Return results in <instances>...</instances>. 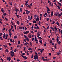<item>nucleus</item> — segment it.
Here are the masks:
<instances>
[{
	"mask_svg": "<svg viewBox=\"0 0 62 62\" xmlns=\"http://www.w3.org/2000/svg\"><path fill=\"white\" fill-rule=\"evenodd\" d=\"M17 23L18 24V25H19V23H20V21H17Z\"/></svg>",
	"mask_w": 62,
	"mask_h": 62,
	"instance_id": "nucleus-18",
	"label": "nucleus"
},
{
	"mask_svg": "<svg viewBox=\"0 0 62 62\" xmlns=\"http://www.w3.org/2000/svg\"><path fill=\"white\" fill-rule=\"evenodd\" d=\"M58 4H59V5H60V6H62V5H61V3H60V2H59L58 3Z\"/></svg>",
	"mask_w": 62,
	"mask_h": 62,
	"instance_id": "nucleus-33",
	"label": "nucleus"
},
{
	"mask_svg": "<svg viewBox=\"0 0 62 62\" xmlns=\"http://www.w3.org/2000/svg\"><path fill=\"white\" fill-rule=\"evenodd\" d=\"M9 4V5H12V2L10 3Z\"/></svg>",
	"mask_w": 62,
	"mask_h": 62,
	"instance_id": "nucleus-54",
	"label": "nucleus"
},
{
	"mask_svg": "<svg viewBox=\"0 0 62 62\" xmlns=\"http://www.w3.org/2000/svg\"><path fill=\"white\" fill-rule=\"evenodd\" d=\"M14 27L15 29H16V25H15Z\"/></svg>",
	"mask_w": 62,
	"mask_h": 62,
	"instance_id": "nucleus-55",
	"label": "nucleus"
},
{
	"mask_svg": "<svg viewBox=\"0 0 62 62\" xmlns=\"http://www.w3.org/2000/svg\"><path fill=\"white\" fill-rule=\"evenodd\" d=\"M11 29H12H12H13V26L11 25Z\"/></svg>",
	"mask_w": 62,
	"mask_h": 62,
	"instance_id": "nucleus-43",
	"label": "nucleus"
},
{
	"mask_svg": "<svg viewBox=\"0 0 62 62\" xmlns=\"http://www.w3.org/2000/svg\"><path fill=\"white\" fill-rule=\"evenodd\" d=\"M24 37L25 39H26V40H27V41H29L30 40L29 39V38L28 37H27V36H26L25 35H24Z\"/></svg>",
	"mask_w": 62,
	"mask_h": 62,
	"instance_id": "nucleus-3",
	"label": "nucleus"
},
{
	"mask_svg": "<svg viewBox=\"0 0 62 62\" xmlns=\"http://www.w3.org/2000/svg\"><path fill=\"white\" fill-rule=\"evenodd\" d=\"M36 21L37 22H39V16L38 15L37 16V18L36 19Z\"/></svg>",
	"mask_w": 62,
	"mask_h": 62,
	"instance_id": "nucleus-4",
	"label": "nucleus"
},
{
	"mask_svg": "<svg viewBox=\"0 0 62 62\" xmlns=\"http://www.w3.org/2000/svg\"><path fill=\"white\" fill-rule=\"evenodd\" d=\"M29 51H32V49L31 48H30L28 49Z\"/></svg>",
	"mask_w": 62,
	"mask_h": 62,
	"instance_id": "nucleus-17",
	"label": "nucleus"
},
{
	"mask_svg": "<svg viewBox=\"0 0 62 62\" xmlns=\"http://www.w3.org/2000/svg\"><path fill=\"white\" fill-rule=\"evenodd\" d=\"M43 60L44 61H47V60H48L46 59H43Z\"/></svg>",
	"mask_w": 62,
	"mask_h": 62,
	"instance_id": "nucleus-22",
	"label": "nucleus"
},
{
	"mask_svg": "<svg viewBox=\"0 0 62 62\" xmlns=\"http://www.w3.org/2000/svg\"><path fill=\"white\" fill-rule=\"evenodd\" d=\"M6 34H5V33H4L3 35V38L5 39V38H6Z\"/></svg>",
	"mask_w": 62,
	"mask_h": 62,
	"instance_id": "nucleus-11",
	"label": "nucleus"
},
{
	"mask_svg": "<svg viewBox=\"0 0 62 62\" xmlns=\"http://www.w3.org/2000/svg\"><path fill=\"white\" fill-rule=\"evenodd\" d=\"M45 14L46 16H48V14H47V13H45Z\"/></svg>",
	"mask_w": 62,
	"mask_h": 62,
	"instance_id": "nucleus-49",
	"label": "nucleus"
},
{
	"mask_svg": "<svg viewBox=\"0 0 62 62\" xmlns=\"http://www.w3.org/2000/svg\"><path fill=\"white\" fill-rule=\"evenodd\" d=\"M7 60H8V61H10L11 60V59L10 58L8 57H7Z\"/></svg>",
	"mask_w": 62,
	"mask_h": 62,
	"instance_id": "nucleus-13",
	"label": "nucleus"
},
{
	"mask_svg": "<svg viewBox=\"0 0 62 62\" xmlns=\"http://www.w3.org/2000/svg\"><path fill=\"white\" fill-rule=\"evenodd\" d=\"M9 34L10 37L12 35V33H11V32H9Z\"/></svg>",
	"mask_w": 62,
	"mask_h": 62,
	"instance_id": "nucleus-20",
	"label": "nucleus"
},
{
	"mask_svg": "<svg viewBox=\"0 0 62 62\" xmlns=\"http://www.w3.org/2000/svg\"><path fill=\"white\" fill-rule=\"evenodd\" d=\"M29 31H23V33L24 34H26L27 35V34H28L29 33Z\"/></svg>",
	"mask_w": 62,
	"mask_h": 62,
	"instance_id": "nucleus-2",
	"label": "nucleus"
},
{
	"mask_svg": "<svg viewBox=\"0 0 62 62\" xmlns=\"http://www.w3.org/2000/svg\"><path fill=\"white\" fill-rule=\"evenodd\" d=\"M31 33H32V34H34V32L33 31H31Z\"/></svg>",
	"mask_w": 62,
	"mask_h": 62,
	"instance_id": "nucleus-50",
	"label": "nucleus"
},
{
	"mask_svg": "<svg viewBox=\"0 0 62 62\" xmlns=\"http://www.w3.org/2000/svg\"><path fill=\"white\" fill-rule=\"evenodd\" d=\"M38 16L37 15H35L34 16V19H36L37 18V17Z\"/></svg>",
	"mask_w": 62,
	"mask_h": 62,
	"instance_id": "nucleus-8",
	"label": "nucleus"
},
{
	"mask_svg": "<svg viewBox=\"0 0 62 62\" xmlns=\"http://www.w3.org/2000/svg\"><path fill=\"white\" fill-rule=\"evenodd\" d=\"M21 56H22V57H23V58H24V57H25L24 56H23V55H22L21 54Z\"/></svg>",
	"mask_w": 62,
	"mask_h": 62,
	"instance_id": "nucleus-46",
	"label": "nucleus"
},
{
	"mask_svg": "<svg viewBox=\"0 0 62 62\" xmlns=\"http://www.w3.org/2000/svg\"><path fill=\"white\" fill-rule=\"evenodd\" d=\"M16 16L18 18H20V16H19V15H17Z\"/></svg>",
	"mask_w": 62,
	"mask_h": 62,
	"instance_id": "nucleus-28",
	"label": "nucleus"
},
{
	"mask_svg": "<svg viewBox=\"0 0 62 62\" xmlns=\"http://www.w3.org/2000/svg\"><path fill=\"white\" fill-rule=\"evenodd\" d=\"M50 28H51V29H52L53 30V31H54V28L52 27H50Z\"/></svg>",
	"mask_w": 62,
	"mask_h": 62,
	"instance_id": "nucleus-25",
	"label": "nucleus"
},
{
	"mask_svg": "<svg viewBox=\"0 0 62 62\" xmlns=\"http://www.w3.org/2000/svg\"><path fill=\"white\" fill-rule=\"evenodd\" d=\"M37 35H38L37 36V37H39L40 36V33L38 32L37 33Z\"/></svg>",
	"mask_w": 62,
	"mask_h": 62,
	"instance_id": "nucleus-10",
	"label": "nucleus"
},
{
	"mask_svg": "<svg viewBox=\"0 0 62 62\" xmlns=\"http://www.w3.org/2000/svg\"><path fill=\"white\" fill-rule=\"evenodd\" d=\"M11 23L12 25H14V23H13V22H11Z\"/></svg>",
	"mask_w": 62,
	"mask_h": 62,
	"instance_id": "nucleus-47",
	"label": "nucleus"
},
{
	"mask_svg": "<svg viewBox=\"0 0 62 62\" xmlns=\"http://www.w3.org/2000/svg\"><path fill=\"white\" fill-rule=\"evenodd\" d=\"M46 8L47 9V12H49V11H50V9H49V8L48 7L46 6Z\"/></svg>",
	"mask_w": 62,
	"mask_h": 62,
	"instance_id": "nucleus-6",
	"label": "nucleus"
},
{
	"mask_svg": "<svg viewBox=\"0 0 62 62\" xmlns=\"http://www.w3.org/2000/svg\"><path fill=\"white\" fill-rule=\"evenodd\" d=\"M50 33L51 35H52V30H50Z\"/></svg>",
	"mask_w": 62,
	"mask_h": 62,
	"instance_id": "nucleus-36",
	"label": "nucleus"
},
{
	"mask_svg": "<svg viewBox=\"0 0 62 62\" xmlns=\"http://www.w3.org/2000/svg\"><path fill=\"white\" fill-rule=\"evenodd\" d=\"M58 55H59L60 54V52H58L57 53Z\"/></svg>",
	"mask_w": 62,
	"mask_h": 62,
	"instance_id": "nucleus-52",
	"label": "nucleus"
},
{
	"mask_svg": "<svg viewBox=\"0 0 62 62\" xmlns=\"http://www.w3.org/2000/svg\"><path fill=\"white\" fill-rule=\"evenodd\" d=\"M1 10L2 12H3V13H4V9L3 8H2L1 9Z\"/></svg>",
	"mask_w": 62,
	"mask_h": 62,
	"instance_id": "nucleus-26",
	"label": "nucleus"
},
{
	"mask_svg": "<svg viewBox=\"0 0 62 62\" xmlns=\"http://www.w3.org/2000/svg\"><path fill=\"white\" fill-rule=\"evenodd\" d=\"M25 11L26 12V14H27V15H28V13H27L28 10H25Z\"/></svg>",
	"mask_w": 62,
	"mask_h": 62,
	"instance_id": "nucleus-31",
	"label": "nucleus"
},
{
	"mask_svg": "<svg viewBox=\"0 0 62 62\" xmlns=\"http://www.w3.org/2000/svg\"><path fill=\"white\" fill-rule=\"evenodd\" d=\"M57 7H58V8L59 9H60V7L59 6H58Z\"/></svg>",
	"mask_w": 62,
	"mask_h": 62,
	"instance_id": "nucleus-39",
	"label": "nucleus"
},
{
	"mask_svg": "<svg viewBox=\"0 0 62 62\" xmlns=\"http://www.w3.org/2000/svg\"><path fill=\"white\" fill-rule=\"evenodd\" d=\"M38 57V55H35L34 57V58L35 60H36V58Z\"/></svg>",
	"mask_w": 62,
	"mask_h": 62,
	"instance_id": "nucleus-7",
	"label": "nucleus"
},
{
	"mask_svg": "<svg viewBox=\"0 0 62 62\" xmlns=\"http://www.w3.org/2000/svg\"><path fill=\"white\" fill-rule=\"evenodd\" d=\"M20 12H22V11L23 10H22V8H20Z\"/></svg>",
	"mask_w": 62,
	"mask_h": 62,
	"instance_id": "nucleus-37",
	"label": "nucleus"
},
{
	"mask_svg": "<svg viewBox=\"0 0 62 62\" xmlns=\"http://www.w3.org/2000/svg\"><path fill=\"white\" fill-rule=\"evenodd\" d=\"M28 19L29 20H31L32 19V16H31V17L30 16H29L28 17Z\"/></svg>",
	"mask_w": 62,
	"mask_h": 62,
	"instance_id": "nucleus-5",
	"label": "nucleus"
},
{
	"mask_svg": "<svg viewBox=\"0 0 62 62\" xmlns=\"http://www.w3.org/2000/svg\"><path fill=\"white\" fill-rule=\"evenodd\" d=\"M27 7H28V8H31V6H30V5H28Z\"/></svg>",
	"mask_w": 62,
	"mask_h": 62,
	"instance_id": "nucleus-48",
	"label": "nucleus"
},
{
	"mask_svg": "<svg viewBox=\"0 0 62 62\" xmlns=\"http://www.w3.org/2000/svg\"><path fill=\"white\" fill-rule=\"evenodd\" d=\"M46 43H47L46 42L44 44V46L45 47H46Z\"/></svg>",
	"mask_w": 62,
	"mask_h": 62,
	"instance_id": "nucleus-29",
	"label": "nucleus"
},
{
	"mask_svg": "<svg viewBox=\"0 0 62 62\" xmlns=\"http://www.w3.org/2000/svg\"><path fill=\"white\" fill-rule=\"evenodd\" d=\"M18 44L19 45V44H20V41H18Z\"/></svg>",
	"mask_w": 62,
	"mask_h": 62,
	"instance_id": "nucleus-27",
	"label": "nucleus"
},
{
	"mask_svg": "<svg viewBox=\"0 0 62 62\" xmlns=\"http://www.w3.org/2000/svg\"><path fill=\"white\" fill-rule=\"evenodd\" d=\"M7 15V14H6V13H5L4 14L3 16H5V15Z\"/></svg>",
	"mask_w": 62,
	"mask_h": 62,
	"instance_id": "nucleus-61",
	"label": "nucleus"
},
{
	"mask_svg": "<svg viewBox=\"0 0 62 62\" xmlns=\"http://www.w3.org/2000/svg\"><path fill=\"white\" fill-rule=\"evenodd\" d=\"M24 59L26 60V59H27V57H26L25 56L24 57Z\"/></svg>",
	"mask_w": 62,
	"mask_h": 62,
	"instance_id": "nucleus-62",
	"label": "nucleus"
},
{
	"mask_svg": "<svg viewBox=\"0 0 62 62\" xmlns=\"http://www.w3.org/2000/svg\"><path fill=\"white\" fill-rule=\"evenodd\" d=\"M56 45H57L56 44H55V45L54 46V47L56 49V47H57Z\"/></svg>",
	"mask_w": 62,
	"mask_h": 62,
	"instance_id": "nucleus-14",
	"label": "nucleus"
},
{
	"mask_svg": "<svg viewBox=\"0 0 62 62\" xmlns=\"http://www.w3.org/2000/svg\"><path fill=\"white\" fill-rule=\"evenodd\" d=\"M55 23V22L54 21H53V22L52 23V24H54Z\"/></svg>",
	"mask_w": 62,
	"mask_h": 62,
	"instance_id": "nucleus-32",
	"label": "nucleus"
},
{
	"mask_svg": "<svg viewBox=\"0 0 62 62\" xmlns=\"http://www.w3.org/2000/svg\"><path fill=\"white\" fill-rule=\"evenodd\" d=\"M6 52H7V53H8V49H6Z\"/></svg>",
	"mask_w": 62,
	"mask_h": 62,
	"instance_id": "nucleus-45",
	"label": "nucleus"
},
{
	"mask_svg": "<svg viewBox=\"0 0 62 62\" xmlns=\"http://www.w3.org/2000/svg\"><path fill=\"white\" fill-rule=\"evenodd\" d=\"M6 36V37L5 39H7L8 38V34H7Z\"/></svg>",
	"mask_w": 62,
	"mask_h": 62,
	"instance_id": "nucleus-16",
	"label": "nucleus"
},
{
	"mask_svg": "<svg viewBox=\"0 0 62 62\" xmlns=\"http://www.w3.org/2000/svg\"><path fill=\"white\" fill-rule=\"evenodd\" d=\"M31 12L30 11H28V12H27V13L28 14H29L30 13V12Z\"/></svg>",
	"mask_w": 62,
	"mask_h": 62,
	"instance_id": "nucleus-38",
	"label": "nucleus"
},
{
	"mask_svg": "<svg viewBox=\"0 0 62 62\" xmlns=\"http://www.w3.org/2000/svg\"><path fill=\"white\" fill-rule=\"evenodd\" d=\"M5 19L7 21H8V18H5Z\"/></svg>",
	"mask_w": 62,
	"mask_h": 62,
	"instance_id": "nucleus-56",
	"label": "nucleus"
},
{
	"mask_svg": "<svg viewBox=\"0 0 62 62\" xmlns=\"http://www.w3.org/2000/svg\"><path fill=\"white\" fill-rule=\"evenodd\" d=\"M56 23L57 25H58V26H59V24L58 23V22H57Z\"/></svg>",
	"mask_w": 62,
	"mask_h": 62,
	"instance_id": "nucleus-35",
	"label": "nucleus"
},
{
	"mask_svg": "<svg viewBox=\"0 0 62 62\" xmlns=\"http://www.w3.org/2000/svg\"><path fill=\"white\" fill-rule=\"evenodd\" d=\"M28 37L30 38H31V37H32V35H29Z\"/></svg>",
	"mask_w": 62,
	"mask_h": 62,
	"instance_id": "nucleus-19",
	"label": "nucleus"
},
{
	"mask_svg": "<svg viewBox=\"0 0 62 62\" xmlns=\"http://www.w3.org/2000/svg\"><path fill=\"white\" fill-rule=\"evenodd\" d=\"M9 32V33H11V32L10 31H11V29H10L8 30Z\"/></svg>",
	"mask_w": 62,
	"mask_h": 62,
	"instance_id": "nucleus-41",
	"label": "nucleus"
},
{
	"mask_svg": "<svg viewBox=\"0 0 62 62\" xmlns=\"http://www.w3.org/2000/svg\"><path fill=\"white\" fill-rule=\"evenodd\" d=\"M22 55H25V53H23L22 54Z\"/></svg>",
	"mask_w": 62,
	"mask_h": 62,
	"instance_id": "nucleus-40",
	"label": "nucleus"
},
{
	"mask_svg": "<svg viewBox=\"0 0 62 62\" xmlns=\"http://www.w3.org/2000/svg\"><path fill=\"white\" fill-rule=\"evenodd\" d=\"M61 34L62 35V30H61Z\"/></svg>",
	"mask_w": 62,
	"mask_h": 62,
	"instance_id": "nucleus-64",
	"label": "nucleus"
},
{
	"mask_svg": "<svg viewBox=\"0 0 62 62\" xmlns=\"http://www.w3.org/2000/svg\"><path fill=\"white\" fill-rule=\"evenodd\" d=\"M30 45H31V46H32V42H30Z\"/></svg>",
	"mask_w": 62,
	"mask_h": 62,
	"instance_id": "nucleus-57",
	"label": "nucleus"
},
{
	"mask_svg": "<svg viewBox=\"0 0 62 62\" xmlns=\"http://www.w3.org/2000/svg\"><path fill=\"white\" fill-rule=\"evenodd\" d=\"M39 41L40 42V43L41 44H42V40H39Z\"/></svg>",
	"mask_w": 62,
	"mask_h": 62,
	"instance_id": "nucleus-23",
	"label": "nucleus"
},
{
	"mask_svg": "<svg viewBox=\"0 0 62 62\" xmlns=\"http://www.w3.org/2000/svg\"><path fill=\"white\" fill-rule=\"evenodd\" d=\"M17 38V37L15 36L14 37V39H16Z\"/></svg>",
	"mask_w": 62,
	"mask_h": 62,
	"instance_id": "nucleus-24",
	"label": "nucleus"
},
{
	"mask_svg": "<svg viewBox=\"0 0 62 62\" xmlns=\"http://www.w3.org/2000/svg\"><path fill=\"white\" fill-rule=\"evenodd\" d=\"M54 4L55 5V6H57V7L58 6L57 5V4H56L55 3H54Z\"/></svg>",
	"mask_w": 62,
	"mask_h": 62,
	"instance_id": "nucleus-59",
	"label": "nucleus"
},
{
	"mask_svg": "<svg viewBox=\"0 0 62 62\" xmlns=\"http://www.w3.org/2000/svg\"><path fill=\"white\" fill-rule=\"evenodd\" d=\"M24 41L25 42H26V39H24Z\"/></svg>",
	"mask_w": 62,
	"mask_h": 62,
	"instance_id": "nucleus-58",
	"label": "nucleus"
},
{
	"mask_svg": "<svg viewBox=\"0 0 62 62\" xmlns=\"http://www.w3.org/2000/svg\"><path fill=\"white\" fill-rule=\"evenodd\" d=\"M37 22L36 21V20H34V21H33L32 22V23H36Z\"/></svg>",
	"mask_w": 62,
	"mask_h": 62,
	"instance_id": "nucleus-21",
	"label": "nucleus"
},
{
	"mask_svg": "<svg viewBox=\"0 0 62 62\" xmlns=\"http://www.w3.org/2000/svg\"><path fill=\"white\" fill-rule=\"evenodd\" d=\"M54 15H55V16H58V15L57 14V13H55L54 14Z\"/></svg>",
	"mask_w": 62,
	"mask_h": 62,
	"instance_id": "nucleus-30",
	"label": "nucleus"
},
{
	"mask_svg": "<svg viewBox=\"0 0 62 62\" xmlns=\"http://www.w3.org/2000/svg\"><path fill=\"white\" fill-rule=\"evenodd\" d=\"M22 29H23V30H24V27H22Z\"/></svg>",
	"mask_w": 62,
	"mask_h": 62,
	"instance_id": "nucleus-63",
	"label": "nucleus"
},
{
	"mask_svg": "<svg viewBox=\"0 0 62 62\" xmlns=\"http://www.w3.org/2000/svg\"><path fill=\"white\" fill-rule=\"evenodd\" d=\"M10 53L11 54V56L12 57H13V56H14V52H13V51H11L10 52Z\"/></svg>",
	"mask_w": 62,
	"mask_h": 62,
	"instance_id": "nucleus-1",
	"label": "nucleus"
},
{
	"mask_svg": "<svg viewBox=\"0 0 62 62\" xmlns=\"http://www.w3.org/2000/svg\"><path fill=\"white\" fill-rule=\"evenodd\" d=\"M34 40H35V41H38V39H34Z\"/></svg>",
	"mask_w": 62,
	"mask_h": 62,
	"instance_id": "nucleus-34",
	"label": "nucleus"
},
{
	"mask_svg": "<svg viewBox=\"0 0 62 62\" xmlns=\"http://www.w3.org/2000/svg\"><path fill=\"white\" fill-rule=\"evenodd\" d=\"M53 14H54V12H53V11H52L51 12V16L52 17H53Z\"/></svg>",
	"mask_w": 62,
	"mask_h": 62,
	"instance_id": "nucleus-12",
	"label": "nucleus"
},
{
	"mask_svg": "<svg viewBox=\"0 0 62 62\" xmlns=\"http://www.w3.org/2000/svg\"><path fill=\"white\" fill-rule=\"evenodd\" d=\"M44 49H42V50L40 51L41 53H42V52H43V51H44Z\"/></svg>",
	"mask_w": 62,
	"mask_h": 62,
	"instance_id": "nucleus-15",
	"label": "nucleus"
},
{
	"mask_svg": "<svg viewBox=\"0 0 62 62\" xmlns=\"http://www.w3.org/2000/svg\"><path fill=\"white\" fill-rule=\"evenodd\" d=\"M54 29H55V31H56V32H58V31L57 30V28H56L55 26H54Z\"/></svg>",
	"mask_w": 62,
	"mask_h": 62,
	"instance_id": "nucleus-9",
	"label": "nucleus"
},
{
	"mask_svg": "<svg viewBox=\"0 0 62 62\" xmlns=\"http://www.w3.org/2000/svg\"><path fill=\"white\" fill-rule=\"evenodd\" d=\"M3 46L5 48H6V47H7V46H6L5 45H4Z\"/></svg>",
	"mask_w": 62,
	"mask_h": 62,
	"instance_id": "nucleus-51",
	"label": "nucleus"
},
{
	"mask_svg": "<svg viewBox=\"0 0 62 62\" xmlns=\"http://www.w3.org/2000/svg\"><path fill=\"white\" fill-rule=\"evenodd\" d=\"M61 41H59L58 42V44H60V43H61Z\"/></svg>",
	"mask_w": 62,
	"mask_h": 62,
	"instance_id": "nucleus-42",
	"label": "nucleus"
},
{
	"mask_svg": "<svg viewBox=\"0 0 62 62\" xmlns=\"http://www.w3.org/2000/svg\"><path fill=\"white\" fill-rule=\"evenodd\" d=\"M20 29H21L22 30H23V28H22V27H19Z\"/></svg>",
	"mask_w": 62,
	"mask_h": 62,
	"instance_id": "nucleus-44",
	"label": "nucleus"
},
{
	"mask_svg": "<svg viewBox=\"0 0 62 62\" xmlns=\"http://www.w3.org/2000/svg\"><path fill=\"white\" fill-rule=\"evenodd\" d=\"M25 4L26 6H28V4H27V3H25Z\"/></svg>",
	"mask_w": 62,
	"mask_h": 62,
	"instance_id": "nucleus-60",
	"label": "nucleus"
},
{
	"mask_svg": "<svg viewBox=\"0 0 62 62\" xmlns=\"http://www.w3.org/2000/svg\"><path fill=\"white\" fill-rule=\"evenodd\" d=\"M38 38L39 39H42V38H41V37H38Z\"/></svg>",
	"mask_w": 62,
	"mask_h": 62,
	"instance_id": "nucleus-53",
	"label": "nucleus"
}]
</instances>
